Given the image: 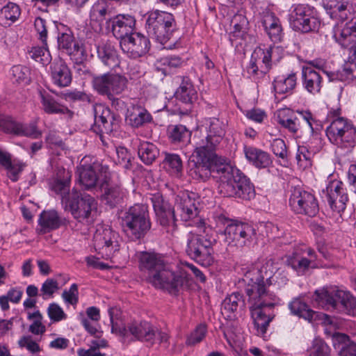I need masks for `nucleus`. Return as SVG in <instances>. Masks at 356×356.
Wrapping results in <instances>:
<instances>
[{
	"label": "nucleus",
	"mask_w": 356,
	"mask_h": 356,
	"mask_svg": "<svg viewBox=\"0 0 356 356\" xmlns=\"http://www.w3.org/2000/svg\"><path fill=\"white\" fill-rule=\"evenodd\" d=\"M212 173L218 179V193L224 197L249 200L255 195L254 187L240 170L221 162L215 153L195 147L188 161V174L197 181H206Z\"/></svg>",
	"instance_id": "nucleus-1"
},
{
	"label": "nucleus",
	"mask_w": 356,
	"mask_h": 356,
	"mask_svg": "<svg viewBox=\"0 0 356 356\" xmlns=\"http://www.w3.org/2000/svg\"><path fill=\"white\" fill-rule=\"evenodd\" d=\"M268 264L261 268L248 271L243 277L245 291L248 296L249 309L257 334L264 336L275 315L269 310L279 303V298L270 291L274 282L273 272L267 270Z\"/></svg>",
	"instance_id": "nucleus-2"
},
{
	"label": "nucleus",
	"mask_w": 356,
	"mask_h": 356,
	"mask_svg": "<svg viewBox=\"0 0 356 356\" xmlns=\"http://www.w3.org/2000/svg\"><path fill=\"white\" fill-rule=\"evenodd\" d=\"M138 268L147 274V280L157 289L175 294L180 289L188 288L190 278L186 271L175 273L163 254L155 252L142 251L136 254Z\"/></svg>",
	"instance_id": "nucleus-3"
},
{
	"label": "nucleus",
	"mask_w": 356,
	"mask_h": 356,
	"mask_svg": "<svg viewBox=\"0 0 356 356\" xmlns=\"http://www.w3.org/2000/svg\"><path fill=\"white\" fill-rule=\"evenodd\" d=\"M195 193L188 191L179 192L172 208L168 202H165L160 193L152 195L151 201L157 220L162 226H171L175 229L177 218L183 221H188L196 218L199 214L197 204L199 203Z\"/></svg>",
	"instance_id": "nucleus-4"
},
{
	"label": "nucleus",
	"mask_w": 356,
	"mask_h": 356,
	"mask_svg": "<svg viewBox=\"0 0 356 356\" xmlns=\"http://www.w3.org/2000/svg\"><path fill=\"white\" fill-rule=\"evenodd\" d=\"M215 220L218 226H225L224 242L234 251L248 246L256 238V230L250 225L234 220L223 214L217 215Z\"/></svg>",
	"instance_id": "nucleus-5"
},
{
	"label": "nucleus",
	"mask_w": 356,
	"mask_h": 356,
	"mask_svg": "<svg viewBox=\"0 0 356 356\" xmlns=\"http://www.w3.org/2000/svg\"><path fill=\"white\" fill-rule=\"evenodd\" d=\"M118 313L117 308L112 307L108 309L112 332H119L120 334L125 336L129 332L136 339L143 342H148L151 345L154 344L156 340H158L160 343L167 342L168 334L159 330L150 323L145 321H134L129 323L127 327L118 330V323L115 322Z\"/></svg>",
	"instance_id": "nucleus-6"
},
{
	"label": "nucleus",
	"mask_w": 356,
	"mask_h": 356,
	"mask_svg": "<svg viewBox=\"0 0 356 356\" xmlns=\"http://www.w3.org/2000/svg\"><path fill=\"white\" fill-rule=\"evenodd\" d=\"M121 225L126 235L133 241L143 238L151 228L147 206L136 204L125 210Z\"/></svg>",
	"instance_id": "nucleus-7"
},
{
	"label": "nucleus",
	"mask_w": 356,
	"mask_h": 356,
	"mask_svg": "<svg viewBox=\"0 0 356 356\" xmlns=\"http://www.w3.org/2000/svg\"><path fill=\"white\" fill-rule=\"evenodd\" d=\"M314 301L319 307L356 316V298L341 290L316 291Z\"/></svg>",
	"instance_id": "nucleus-8"
},
{
	"label": "nucleus",
	"mask_w": 356,
	"mask_h": 356,
	"mask_svg": "<svg viewBox=\"0 0 356 356\" xmlns=\"http://www.w3.org/2000/svg\"><path fill=\"white\" fill-rule=\"evenodd\" d=\"M145 28L150 38L161 44L168 42L177 29L174 16L170 13L159 10L147 14Z\"/></svg>",
	"instance_id": "nucleus-9"
},
{
	"label": "nucleus",
	"mask_w": 356,
	"mask_h": 356,
	"mask_svg": "<svg viewBox=\"0 0 356 356\" xmlns=\"http://www.w3.org/2000/svg\"><path fill=\"white\" fill-rule=\"evenodd\" d=\"M92 85L99 95L106 96L114 104L120 102L115 96L127 89L128 79L120 74L107 72L92 76Z\"/></svg>",
	"instance_id": "nucleus-10"
},
{
	"label": "nucleus",
	"mask_w": 356,
	"mask_h": 356,
	"mask_svg": "<svg viewBox=\"0 0 356 356\" xmlns=\"http://www.w3.org/2000/svg\"><path fill=\"white\" fill-rule=\"evenodd\" d=\"M216 240L201 234L190 232L187 236L186 254L202 266H209L213 262V245Z\"/></svg>",
	"instance_id": "nucleus-11"
},
{
	"label": "nucleus",
	"mask_w": 356,
	"mask_h": 356,
	"mask_svg": "<svg viewBox=\"0 0 356 356\" xmlns=\"http://www.w3.org/2000/svg\"><path fill=\"white\" fill-rule=\"evenodd\" d=\"M62 204L65 210L71 212L74 218L79 221L90 216L97 209V202L88 194L83 193L75 188L63 196Z\"/></svg>",
	"instance_id": "nucleus-12"
},
{
	"label": "nucleus",
	"mask_w": 356,
	"mask_h": 356,
	"mask_svg": "<svg viewBox=\"0 0 356 356\" xmlns=\"http://www.w3.org/2000/svg\"><path fill=\"white\" fill-rule=\"evenodd\" d=\"M329 140L341 148H352L356 143V127L347 119L339 117L326 129Z\"/></svg>",
	"instance_id": "nucleus-13"
},
{
	"label": "nucleus",
	"mask_w": 356,
	"mask_h": 356,
	"mask_svg": "<svg viewBox=\"0 0 356 356\" xmlns=\"http://www.w3.org/2000/svg\"><path fill=\"white\" fill-rule=\"evenodd\" d=\"M291 24L294 30L302 33L318 31L321 21L316 10L308 4H298L291 13Z\"/></svg>",
	"instance_id": "nucleus-14"
},
{
	"label": "nucleus",
	"mask_w": 356,
	"mask_h": 356,
	"mask_svg": "<svg viewBox=\"0 0 356 356\" xmlns=\"http://www.w3.org/2000/svg\"><path fill=\"white\" fill-rule=\"evenodd\" d=\"M289 205L295 213L308 217H314L319 211L314 195L300 187H295L291 191Z\"/></svg>",
	"instance_id": "nucleus-15"
},
{
	"label": "nucleus",
	"mask_w": 356,
	"mask_h": 356,
	"mask_svg": "<svg viewBox=\"0 0 356 356\" xmlns=\"http://www.w3.org/2000/svg\"><path fill=\"white\" fill-rule=\"evenodd\" d=\"M118 238V234L111 228L101 226L94 235V247L98 254L108 259L119 250Z\"/></svg>",
	"instance_id": "nucleus-16"
},
{
	"label": "nucleus",
	"mask_w": 356,
	"mask_h": 356,
	"mask_svg": "<svg viewBox=\"0 0 356 356\" xmlns=\"http://www.w3.org/2000/svg\"><path fill=\"white\" fill-rule=\"evenodd\" d=\"M279 51L277 47H270L266 50L261 49L254 50L248 67V74L257 78L262 77L270 70L272 58L278 54Z\"/></svg>",
	"instance_id": "nucleus-17"
},
{
	"label": "nucleus",
	"mask_w": 356,
	"mask_h": 356,
	"mask_svg": "<svg viewBox=\"0 0 356 356\" xmlns=\"http://www.w3.org/2000/svg\"><path fill=\"white\" fill-rule=\"evenodd\" d=\"M95 126L94 131L99 134H109L118 128L119 117L111 112L104 104H95L93 107Z\"/></svg>",
	"instance_id": "nucleus-18"
},
{
	"label": "nucleus",
	"mask_w": 356,
	"mask_h": 356,
	"mask_svg": "<svg viewBox=\"0 0 356 356\" xmlns=\"http://www.w3.org/2000/svg\"><path fill=\"white\" fill-rule=\"evenodd\" d=\"M323 6L331 19L339 20L336 26L343 27V22L348 20L352 13L355 11L356 0H323Z\"/></svg>",
	"instance_id": "nucleus-19"
},
{
	"label": "nucleus",
	"mask_w": 356,
	"mask_h": 356,
	"mask_svg": "<svg viewBox=\"0 0 356 356\" xmlns=\"http://www.w3.org/2000/svg\"><path fill=\"white\" fill-rule=\"evenodd\" d=\"M57 42L58 49L67 54L75 63H81L86 59L83 46L75 40L70 30L59 33Z\"/></svg>",
	"instance_id": "nucleus-20"
},
{
	"label": "nucleus",
	"mask_w": 356,
	"mask_h": 356,
	"mask_svg": "<svg viewBox=\"0 0 356 356\" xmlns=\"http://www.w3.org/2000/svg\"><path fill=\"white\" fill-rule=\"evenodd\" d=\"M323 194L334 211L340 213L346 209L348 196L342 181L337 179L330 181L323 191Z\"/></svg>",
	"instance_id": "nucleus-21"
},
{
	"label": "nucleus",
	"mask_w": 356,
	"mask_h": 356,
	"mask_svg": "<svg viewBox=\"0 0 356 356\" xmlns=\"http://www.w3.org/2000/svg\"><path fill=\"white\" fill-rule=\"evenodd\" d=\"M334 38L344 48H349V59L356 65V20H350L343 27L336 26Z\"/></svg>",
	"instance_id": "nucleus-22"
},
{
	"label": "nucleus",
	"mask_w": 356,
	"mask_h": 356,
	"mask_svg": "<svg viewBox=\"0 0 356 356\" xmlns=\"http://www.w3.org/2000/svg\"><path fill=\"white\" fill-rule=\"evenodd\" d=\"M120 45L129 58H138L145 55L150 49L149 39L140 33L134 32L128 38L122 39Z\"/></svg>",
	"instance_id": "nucleus-23"
},
{
	"label": "nucleus",
	"mask_w": 356,
	"mask_h": 356,
	"mask_svg": "<svg viewBox=\"0 0 356 356\" xmlns=\"http://www.w3.org/2000/svg\"><path fill=\"white\" fill-rule=\"evenodd\" d=\"M225 134V125L217 118H212L209 122L207 134L196 143L199 149H204L215 153L216 147L222 141Z\"/></svg>",
	"instance_id": "nucleus-24"
},
{
	"label": "nucleus",
	"mask_w": 356,
	"mask_h": 356,
	"mask_svg": "<svg viewBox=\"0 0 356 356\" xmlns=\"http://www.w3.org/2000/svg\"><path fill=\"white\" fill-rule=\"evenodd\" d=\"M106 23L111 26L113 35L119 39L120 42L134 33L136 19L132 15H118L109 18Z\"/></svg>",
	"instance_id": "nucleus-25"
},
{
	"label": "nucleus",
	"mask_w": 356,
	"mask_h": 356,
	"mask_svg": "<svg viewBox=\"0 0 356 356\" xmlns=\"http://www.w3.org/2000/svg\"><path fill=\"white\" fill-rule=\"evenodd\" d=\"M246 303L243 296L239 292H234L227 296L222 302L221 313L228 320L235 319L245 310Z\"/></svg>",
	"instance_id": "nucleus-26"
},
{
	"label": "nucleus",
	"mask_w": 356,
	"mask_h": 356,
	"mask_svg": "<svg viewBox=\"0 0 356 356\" xmlns=\"http://www.w3.org/2000/svg\"><path fill=\"white\" fill-rule=\"evenodd\" d=\"M302 82L304 88L309 93L316 95L320 92L323 86V78L320 71L312 67L302 69Z\"/></svg>",
	"instance_id": "nucleus-27"
},
{
	"label": "nucleus",
	"mask_w": 356,
	"mask_h": 356,
	"mask_svg": "<svg viewBox=\"0 0 356 356\" xmlns=\"http://www.w3.org/2000/svg\"><path fill=\"white\" fill-rule=\"evenodd\" d=\"M50 68L51 79L55 85L59 87H67L71 83V72L63 60L54 61Z\"/></svg>",
	"instance_id": "nucleus-28"
},
{
	"label": "nucleus",
	"mask_w": 356,
	"mask_h": 356,
	"mask_svg": "<svg viewBox=\"0 0 356 356\" xmlns=\"http://www.w3.org/2000/svg\"><path fill=\"white\" fill-rule=\"evenodd\" d=\"M181 80L179 86L175 92V97L185 104H194L198 99V93L191 80L188 76H179Z\"/></svg>",
	"instance_id": "nucleus-29"
},
{
	"label": "nucleus",
	"mask_w": 356,
	"mask_h": 356,
	"mask_svg": "<svg viewBox=\"0 0 356 356\" xmlns=\"http://www.w3.org/2000/svg\"><path fill=\"white\" fill-rule=\"evenodd\" d=\"M126 120L132 127L138 128L151 122L152 117L145 108L134 105L131 109H128Z\"/></svg>",
	"instance_id": "nucleus-30"
},
{
	"label": "nucleus",
	"mask_w": 356,
	"mask_h": 356,
	"mask_svg": "<svg viewBox=\"0 0 356 356\" xmlns=\"http://www.w3.org/2000/svg\"><path fill=\"white\" fill-rule=\"evenodd\" d=\"M103 170V167L99 163H93L92 165L83 166L79 172V181L86 190L94 188L99 179L98 172Z\"/></svg>",
	"instance_id": "nucleus-31"
},
{
	"label": "nucleus",
	"mask_w": 356,
	"mask_h": 356,
	"mask_svg": "<svg viewBox=\"0 0 356 356\" xmlns=\"http://www.w3.org/2000/svg\"><path fill=\"white\" fill-rule=\"evenodd\" d=\"M245 154L247 159L258 168H268L271 163L270 155L253 147H245Z\"/></svg>",
	"instance_id": "nucleus-32"
},
{
	"label": "nucleus",
	"mask_w": 356,
	"mask_h": 356,
	"mask_svg": "<svg viewBox=\"0 0 356 356\" xmlns=\"http://www.w3.org/2000/svg\"><path fill=\"white\" fill-rule=\"evenodd\" d=\"M112 8L104 1H97L94 3L90 10V22L97 24L101 29L102 23L107 17H111Z\"/></svg>",
	"instance_id": "nucleus-33"
},
{
	"label": "nucleus",
	"mask_w": 356,
	"mask_h": 356,
	"mask_svg": "<svg viewBox=\"0 0 356 356\" xmlns=\"http://www.w3.org/2000/svg\"><path fill=\"white\" fill-rule=\"evenodd\" d=\"M289 308L293 314L303 318L309 322L316 321L318 316V314L311 309L300 298H294L289 304Z\"/></svg>",
	"instance_id": "nucleus-34"
},
{
	"label": "nucleus",
	"mask_w": 356,
	"mask_h": 356,
	"mask_svg": "<svg viewBox=\"0 0 356 356\" xmlns=\"http://www.w3.org/2000/svg\"><path fill=\"white\" fill-rule=\"evenodd\" d=\"M42 108L48 114H68L71 111L67 107L58 103L55 99L46 91H40Z\"/></svg>",
	"instance_id": "nucleus-35"
},
{
	"label": "nucleus",
	"mask_w": 356,
	"mask_h": 356,
	"mask_svg": "<svg viewBox=\"0 0 356 356\" xmlns=\"http://www.w3.org/2000/svg\"><path fill=\"white\" fill-rule=\"evenodd\" d=\"M62 222V219L54 210L43 211L39 218V225L44 233L59 228Z\"/></svg>",
	"instance_id": "nucleus-36"
},
{
	"label": "nucleus",
	"mask_w": 356,
	"mask_h": 356,
	"mask_svg": "<svg viewBox=\"0 0 356 356\" xmlns=\"http://www.w3.org/2000/svg\"><path fill=\"white\" fill-rule=\"evenodd\" d=\"M97 55L102 62L108 68L113 69L119 65L116 51L110 44L99 45Z\"/></svg>",
	"instance_id": "nucleus-37"
},
{
	"label": "nucleus",
	"mask_w": 356,
	"mask_h": 356,
	"mask_svg": "<svg viewBox=\"0 0 356 356\" xmlns=\"http://www.w3.org/2000/svg\"><path fill=\"white\" fill-rule=\"evenodd\" d=\"M298 113L300 118L307 122L312 134V137L309 139V147L313 148L314 151H319L322 147L321 138L320 134L313 127V122H315V120L312 113L308 111H301Z\"/></svg>",
	"instance_id": "nucleus-38"
},
{
	"label": "nucleus",
	"mask_w": 356,
	"mask_h": 356,
	"mask_svg": "<svg viewBox=\"0 0 356 356\" xmlns=\"http://www.w3.org/2000/svg\"><path fill=\"white\" fill-rule=\"evenodd\" d=\"M311 263L312 260L303 256L298 249L295 250L286 260L287 265L296 270L298 274L305 273L308 270Z\"/></svg>",
	"instance_id": "nucleus-39"
},
{
	"label": "nucleus",
	"mask_w": 356,
	"mask_h": 356,
	"mask_svg": "<svg viewBox=\"0 0 356 356\" xmlns=\"http://www.w3.org/2000/svg\"><path fill=\"white\" fill-rule=\"evenodd\" d=\"M163 165L165 170L172 175L180 177L183 172V162L177 154L165 152Z\"/></svg>",
	"instance_id": "nucleus-40"
},
{
	"label": "nucleus",
	"mask_w": 356,
	"mask_h": 356,
	"mask_svg": "<svg viewBox=\"0 0 356 356\" xmlns=\"http://www.w3.org/2000/svg\"><path fill=\"white\" fill-rule=\"evenodd\" d=\"M125 192L119 186L107 188L103 194V200L111 208H114L122 203Z\"/></svg>",
	"instance_id": "nucleus-41"
},
{
	"label": "nucleus",
	"mask_w": 356,
	"mask_h": 356,
	"mask_svg": "<svg viewBox=\"0 0 356 356\" xmlns=\"http://www.w3.org/2000/svg\"><path fill=\"white\" fill-rule=\"evenodd\" d=\"M159 155V150L155 145L149 142L141 143L138 147V156L142 161L147 164H152Z\"/></svg>",
	"instance_id": "nucleus-42"
},
{
	"label": "nucleus",
	"mask_w": 356,
	"mask_h": 356,
	"mask_svg": "<svg viewBox=\"0 0 356 356\" xmlns=\"http://www.w3.org/2000/svg\"><path fill=\"white\" fill-rule=\"evenodd\" d=\"M21 14V10L18 5L9 2L0 10V20L5 25L10 26L14 23Z\"/></svg>",
	"instance_id": "nucleus-43"
},
{
	"label": "nucleus",
	"mask_w": 356,
	"mask_h": 356,
	"mask_svg": "<svg viewBox=\"0 0 356 356\" xmlns=\"http://www.w3.org/2000/svg\"><path fill=\"white\" fill-rule=\"evenodd\" d=\"M296 86V76L292 73L286 77H277L274 80L273 88L279 94L291 92Z\"/></svg>",
	"instance_id": "nucleus-44"
},
{
	"label": "nucleus",
	"mask_w": 356,
	"mask_h": 356,
	"mask_svg": "<svg viewBox=\"0 0 356 356\" xmlns=\"http://www.w3.org/2000/svg\"><path fill=\"white\" fill-rule=\"evenodd\" d=\"M168 135L173 143H188L191 138V132L185 126L181 124L169 127Z\"/></svg>",
	"instance_id": "nucleus-45"
},
{
	"label": "nucleus",
	"mask_w": 356,
	"mask_h": 356,
	"mask_svg": "<svg viewBox=\"0 0 356 356\" xmlns=\"http://www.w3.org/2000/svg\"><path fill=\"white\" fill-rule=\"evenodd\" d=\"M63 179L60 178V175L58 177L52 184L51 188L56 193L61 195V200L63 196L67 195L68 193H71L70 191V184L71 179V173L69 171L63 170Z\"/></svg>",
	"instance_id": "nucleus-46"
},
{
	"label": "nucleus",
	"mask_w": 356,
	"mask_h": 356,
	"mask_svg": "<svg viewBox=\"0 0 356 356\" xmlns=\"http://www.w3.org/2000/svg\"><path fill=\"white\" fill-rule=\"evenodd\" d=\"M308 356H330V348L320 338H315L310 347L307 349Z\"/></svg>",
	"instance_id": "nucleus-47"
},
{
	"label": "nucleus",
	"mask_w": 356,
	"mask_h": 356,
	"mask_svg": "<svg viewBox=\"0 0 356 356\" xmlns=\"http://www.w3.org/2000/svg\"><path fill=\"white\" fill-rule=\"evenodd\" d=\"M28 54L32 59L42 65H47L51 60V55L47 45L42 44V47H33L28 51Z\"/></svg>",
	"instance_id": "nucleus-48"
},
{
	"label": "nucleus",
	"mask_w": 356,
	"mask_h": 356,
	"mask_svg": "<svg viewBox=\"0 0 356 356\" xmlns=\"http://www.w3.org/2000/svg\"><path fill=\"white\" fill-rule=\"evenodd\" d=\"M11 79L17 83H28L31 80V72L29 67L18 65L10 70Z\"/></svg>",
	"instance_id": "nucleus-49"
},
{
	"label": "nucleus",
	"mask_w": 356,
	"mask_h": 356,
	"mask_svg": "<svg viewBox=\"0 0 356 356\" xmlns=\"http://www.w3.org/2000/svg\"><path fill=\"white\" fill-rule=\"evenodd\" d=\"M0 127L6 133L17 135V132L21 127V123L15 120L11 116L1 115Z\"/></svg>",
	"instance_id": "nucleus-50"
},
{
	"label": "nucleus",
	"mask_w": 356,
	"mask_h": 356,
	"mask_svg": "<svg viewBox=\"0 0 356 356\" xmlns=\"http://www.w3.org/2000/svg\"><path fill=\"white\" fill-rule=\"evenodd\" d=\"M117 163L126 170H129L132 167L134 158L131 156L127 149L119 147L116 149Z\"/></svg>",
	"instance_id": "nucleus-51"
},
{
	"label": "nucleus",
	"mask_w": 356,
	"mask_h": 356,
	"mask_svg": "<svg viewBox=\"0 0 356 356\" xmlns=\"http://www.w3.org/2000/svg\"><path fill=\"white\" fill-rule=\"evenodd\" d=\"M59 289L58 282L52 278L44 281L40 289V296L44 300L53 296L54 293Z\"/></svg>",
	"instance_id": "nucleus-52"
},
{
	"label": "nucleus",
	"mask_w": 356,
	"mask_h": 356,
	"mask_svg": "<svg viewBox=\"0 0 356 356\" xmlns=\"http://www.w3.org/2000/svg\"><path fill=\"white\" fill-rule=\"evenodd\" d=\"M207 326L204 324H200L196 327L193 332L188 337L186 344L189 346H194L205 337L207 334Z\"/></svg>",
	"instance_id": "nucleus-53"
},
{
	"label": "nucleus",
	"mask_w": 356,
	"mask_h": 356,
	"mask_svg": "<svg viewBox=\"0 0 356 356\" xmlns=\"http://www.w3.org/2000/svg\"><path fill=\"white\" fill-rule=\"evenodd\" d=\"M232 25L233 26V34L234 36L239 37L245 31L248 24L247 19L242 15H236L232 19Z\"/></svg>",
	"instance_id": "nucleus-54"
},
{
	"label": "nucleus",
	"mask_w": 356,
	"mask_h": 356,
	"mask_svg": "<svg viewBox=\"0 0 356 356\" xmlns=\"http://www.w3.org/2000/svg\"><path fill=\"white\" fill-rule=\"evenodd\" d=\"M278 123L293 134L297 133L300 125V119L297 117L284 118L279 116Z\"/></svg>",
	"instance_id": "nucleus-55"
},
{
	"label": "nucleus",
	"mask_w": 356,
	"mask_h": 356,
	"mask_svg": "<svg viewBox=\"0 0 356 356\" xmlns=\"http://www.w3.org/2000/svg\"><path fill=\"white\" fill-rule=\"evenodd\" d=\"M17 136H24L38 138L41 136V132L38 129L35 123H30L29 124H23L21 123V127L17 132Z\"/></svg>",
	"instance_id": "nucleus-56"
},
{
	"label": "nucleus",
	"mask_w": 356,
	"mask_h": 356,
	"mask_svg": "<svg viewBox=\"0 0 356 356\" xmlns=\"http://www.w3.org/2000/svg\"><path fill=\"white\" fill-rule=\"evenodd\" d=\"M337 78L341 81H346L353 80L356 78V65L355 63L346 64L341 71H339Z\"/></svg>",
	"instance_id": "nucleus-57"
},
{
	"label": "nucleus",
	"mask_w": 356,
	"mask_h": 356,
	"mask_svg": "<svg viewBox=\"0 0 356 356\" xmlns=\"http://www.w3.org/2000/svg\"><path fill=\"white\" fill-rule=\"evenodd\" d=\"M49 318L54 322H58L67 318L63 309L56 303H51L47 309Z\"/></svg>",
	"instance_id": "nucleus-58"
},
{
	"label": "nucleus",
	"mask_w": 356,
	"mask_h": 356,
	"mask_svg": "<svg viewBox=\"0 0 356 356\" xmlns=\"http://www.w3.org/2000/svg\"><path fill=\"white\" fill-rule=\"evenodd\" d=\"M62 298L66 303L74 305L79 300L78 286L76 284L71 285L68 291L65 290L62 293Z\"/></svg>",
	"instance_id": "nucleus-59"
},
{
	"label": "nucleus",
	"mask_w": 356,
	"mask_h": 356,
	"mask_svg": "<svg viewBox=\"0 0 356 356\" xmlns=\"http://www.w3.org/2000/svg\"><path fill=\"white\" fill-rule=\"evenodd\" d=\"M34 26L37 33L39 34V39L41 40L42 44L47 46V30L45 19L41 17H36L34 22Z\"/></svg>",
	"instance_id": "nucleus-60"
},
{
	"label": "nucleus",
	"mask_w": 356,
	"mask_h": 356,
	"mask_svg": "<svg viewBox=\"0 0 356 356\" xmlns=\"http://www.w3.org/2000/svg\"><path fill=\"white\" fill-rule=\"evenodd\" d=\"M261 24L266 33L280 24V19L272 13H266L261 19Z\"/></svg>",
	"instance_id": "nucleus-61"
},
{
	"label": "nucleus",
	"mask_w": 356,
	"mask_h": 356,
	"mask_svg": "<svg viewBox=\"0 0 356 356\" xmlns=\"http://www.w3.org/2000/svg\"><path fill=\"white\" fill-rule=\"evenodd\" d=\"M21 348H26L31 353H36L40 351L39 345L33 341L31 336H24L18 341Z\"/></svg>",
	"instance_id": "nucleus-62"
},
{
	"label": "nucleus",
	"mask_w": 356,
	"mask_h": 356,
	"mask_svg": "<svg viewBox=\"0 0 356 356\" xmlns=\"http://www.w3.org/2000/svg\"><path fill=\"white\" fill-rule=\"evenodd\" d=\"M271 149L273 153L280 158L284 159L286 157L287 151L286 146L284 140L276 138L273 140L271 144Z\"/></svg>",
	"instance_id": "nucleus-63"
},
{
	"label": "nucleus",
	"mask_w": 356,
	"mask_h": 356,
	"mask_svg": "<svg viewBox=\"0 0 356 356\" xmlns=\"http://www.w3.org/2000/svg\"><path fill=\"white\" fill-rule=\"evenodd\" d=\"M161 64L169 69L180 67L184 63V59L179 56H168L161 59Z\"/></svg>",
	"instance_id": "nucleus-64"
}]
</instances>
